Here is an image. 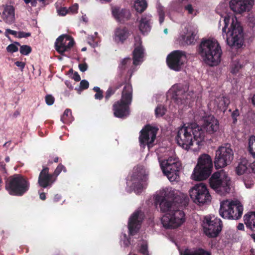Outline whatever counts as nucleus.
Here are the masks:
<instances>
[{"label": "nucleus", "mask_w": 255, "mask_h": 255, "mask_svg": "<svg viewBox=\"0 0 255 255\" xmlns=\"http://www.w3.org/2000/svg\"><path fill=\"white\" fill-rule=\"evenodd\" d=\"M204 132L196 123L184 125L179 128L175 140L178 145L185 149H188L195 142L196 144L204 140Z\"/></svg>", "instance_id": "1"}, {"label": "nucleus", "mask_w": 255, "mask_h": 255, "mask_svg": "<svg viewBox=\"0 0 255 255\" xmlns=\"http://www.w3.org/2000/svg\"><path fill=\"white\" fill-rule=\"evenodd\" d=\"M197 52L203 61L210 66L217 65L221 62L222 50L216 40L203 39L197 48Z\"/></svg>", "instance_id": "2"}, {"label": "nucleus", "mask_w": 255, "mask_h": 255, "mask_svg": "<svg viewBox=\"0 0 255 255\" xmlns=\"http://www.w3.org/2000/svg\"><path fill=\"white\" fill-rule=\"evenodd\" d=\"M227 21L228 19H224L225 25L223 28V36L224 37L226 36V41L227 44L232 49H238L241 48L244 42V34L243 29L240 23L237 20L233 21L231 25V28L228 32L229 36L227 33V27L228 26Z\"/></svg>", "instance_id": "3"}, {"label": "nucleus", "mask_w": 255, "mask_h": 255, "mask_svg": "<svg viewBox=\"0 0 255 255\" xmlns=\"http://www.w3.org/2000/svg\"><path fill=\"white\" fill-rule=\"evenodd\" d=\"M166 197L171 199V201L167 200L165 197L159 194L154 196V204L156 206L159 205L162 212L168 213L175 206H185L187 203L185 197L175 194L174 191H169L166 194Z\"/></svg>", "instance_id": "4"}, {"label": "nucleus", "mask_w": 255, "mask_h": 255, "mask_svg": "<svg viewBox=\"0 0 255 255\" xmlns=\"http://www.w3.org/2000/svg\"><path fill=\"white\" fill-rule=\"evenodd\" d=\"M30 183L23 176L15 174L5 181V187L8 193L13 196H21L29 189Z\"/></svg>", "instance_id": "5"}, {"label": "nucleus", "mask_w": 255, "mask_h": 255, "mask_svg": "<svg viewBox=\"0 0 255 255\" xmlns=\"http://www.w3.org/2000/svg\"><path fill=\"white\" fill-rule=\"evenodd\" d=\"M212 189L220 195H225L230 191L231 179L223 169L213 173L209 179Z\"/></svg>", "instance_id": "6"}, {"label": "nucleus", "mask_w": 255, "mask_h": 255, "mask_svg": "<svg viewBox=\"0 0 255 255\" xmlns=\"http://www.w3.org/2000/svg\"><path fill=\"white\" fill-rule=\"evenodd\" d=\"M213 162L211 156L207 154L201 155L192 174V179L195 181H202L208 178L211 174Z\"/></svg>", "instance_id": "7"}, {"label": "nucleus", "mask_w": 255, "mask_h": 255, "mask_svg": "<svg viewBox=\"0 0 255 255\" xmlns=\"http://www.w3.org/2000/svg\"><path fill=\"white\" fill-rule=\"evenodd\" d=\"M234 153L230 143H225L215 151L214 165L216 169H221L230 165L234 159Z\"/></svg>", "instance_id": "8"}, {"label": "nucleus", "mask_w": 255, "mask_h": 255, "mask_svg": "<svg viewBox=\"0 0 255 255\" xmlns=\"http://www.w3.org/2000/svg\"><path fill=\"white\" fill-rule=\"evenodd\" d=\"M184 212L175 206L161 218V223L165 229H174L180 226L185 221Z\"/></svg>", "instance_id": "9"}, {"label": "nucleus", "mask_w": 255, "mask_h": 255, "mask_svg": "<svg viewBox=\"0 0 255 255\" xmlns=\"http://www.w3.org/2000/svg\"><path fill=\"white\" fill-rule=\"evenodd\" d=\"M202 227L204 234L209 238H214L219 235L223 224L220 219L206 216L204 218Z\"/></svg>", "instance_id": "10"}, {"label": "nucleus", "mask_w": 255, "mask_h": 255, "mask_svg": "<svg viewBox=\"0 0 255 255\" xmlns=\"http://www.w3.org/2000/svg\"><path fill=\"white\" fill-rule=\"evenodd\" d=\"M189 194L193 202L198 205H204L211 201V196L206 185L197 184L189 191Z\"/></svg>", "instance_id": "11"}, {"label": "nucleus", "mask_w": 255, "mask_h": 255, "mask_svg": "<svg viewBox=\"0 0 255 255\" xmlns=\"http://www.w3.org/2000/svg\"><path fill=\"white\" fill-rule=\"evenodd\" d=\"M187 60L186 52L181 50H174L168 55L166 63L170 69L180 71L181 67Z\"/></svg>", "instance_id": "12"}, {"label": "nucleus", "mask_w": 255, "mask_h": 255, "mask_svg": "<svg viewBox=\"0 0 255 255\" xmlns=\"http://www.w3.org/2000/svg\"><path fill=\"white\" fill-rule=\"evenodd\" d=\"M147 174L143 167L137 166L132 176L134 192L138 194L141 193L143 188L147 186Z\"/></svg>", "instance_id": "13"}, {"label": "nucleus", "mask_w": 255, "mask_h": 255, "mask_svg": "<svg viewBox=\"0 0 255 255\" xmlns=\"http://www.w3.org/2000/svg\"><path fill=\"white\" fill-rule=\"evenodd\" d=\"M219 122L213 115L203 116L199 126L204 132V139L206 134L213 135L219 130Z\"/></svg>", "instance_id": "14"}, {"label": "nucleus", "mask_w": 255, "mask_h": 255, "mask_svg": "<svg viewBox=\"0 0 255 255\" xmlns=\"http://www.w3.org/2000/svg\"><path fill=\"white\" fill-rule=\"evenodd\" d=\"M158 129L149 125L145 126L140 131L139 141L141 144L147 145L149 148L152 147L156 139Z\"/></svg>", "instance_id": "15"}, {"label": "nucleus", "mask_w": 255, "mask_h": 255, "mask_svg": "<svg viewBox=\"0 0 255 255\" xmlns=\"http://www.w3.org/2000/svg\"><path fill=\"white\" fill-rule=\"evenodd\" d=\"M254 4V0H231L230 7L235 13L242 14L250 11Z\"/></svg>", "instance_id": "16"}, {"label": "nucleus", "mask_w": 255, "mask_h": 255, "mask_svg": "<svg viewBox=\"0 0 255 255\" xmlns=\"http://www.w3.org/2000/svg\"><path fill=\"white\" fill-rule=\"evenodd\" d=\"M143 218V214L140 210L135 211L130 216L128 222V229L130 236H134L138 232Z\"/></svg>", "instance_id": "17"}, {"label": "nucleus", "mask_w": 255, "mask_h": 255, "mask_svg": "<svg viewBox=\"0 0 255 255\" xmlns=\"http://www.w3.org/2000/svg\"><path fill=\"white\" fill-rule=\"evenodd\" d=\"M74 44V40L70 36L62 35L56 39L55 49L59 54L63 55L65 52L69 51L73 47Z\"/></svg>", "instance_id": "18"}, {"label": "nucleus", "mask_w": 255, "mask_h": 255, "mask_svg": "<svg viewBox=\"0 0 255 255\" xmlns=\"http://www.w3.org/2000/svg\"><path fill=\"white\" fill-rule=\"evenodd\" d=\"M49 168L46 166H43V169L40 171L38 183L40 187L45 188L51 187L53 183L56 181L55 177L52 173H49Z\"/></svg>", "instance_id": "19"}, {"label": "nucleus", "mask_w": 255, "mask_h": 255, "mask_svg": "<svg viewBox=\"0 0 255 255\" xmlns=\"http://www.w3.org/2000/svg\"><path fill=\"white\" fill-rule=\"evenodd\" d=\"M129 105L121 101H118L113 105L114 115L119 118H126L129 115Z\"/></svg>", "instance_id": "20"}, {"label": "nucleus", "mask_w": 255, "mask_h": 255, "mask_svg": "<svg viewBox=\"0 0 255 255\" xmlns=\"http://www.w3.org/2000/svg\"><path fill=\"white\" fill-rule=\"evenodd\" d=\"M130 35V31L126 26H119L117 27L113 35L114 41L117 43L123 44Z\"/></svg>", "instance_id": "21"}, {"label": "nucleus", "mask_w": 255, "mask_h": 255, "mask_svg": "<svg viewBox=\"0 0 255 255\" xmlns=\"http://www.w3.org/2000/svg\"><path fill=\"white\" fill-rule=\"evenodd\" d=\"M180 163L167 165H162L161 168L163 172L167 176L170 181L175 180L177 177V172L180 170Z\"/></svg>", "instance_id": "22"}, {"label": "nucleus", "mask_w": 255, "mask_h": 255, "mask_svg": "<svg viewBox=\"0 0 255 255\" xmlns=\"http://www.w3.org/2000/svg\"><path fill=\"white\" fill-rule=\"evenodd\" d=\"M236 203L234 200H224L220 203L219 209L220 215L224 219L231 220L233 216L232 215V210H233V204Z\"/></svg>", "instance_id": "23"}, {"label": "nucleus", "mask_w": 255, "mask_h": 255, "mask_svg": "<svg viewBox=\"0 0 255 255\" xmlns=\"http://www.w3.org/2000/svg\"><path fill=\"white\" fill-rule=\"evenodd\" d=\"M112 14L116 20L121 23H124L130 17V13L128 10L121 9L118 7L112 8Z\"/></svg>", "instance_id": "24"}, {"label": "nucleus", "mask_w": 255, "mask_h": 255, "mask_svg": "<svg viewBox=\"0 0 255 255\" xmlns=\"http://www.w3.org/2000/svg\"><path fill=\"white\" fill-rule=\"evenodd\" d=\"M170 90L172 92V98L177 104H183L186 95L185 92L183 88L178 85H174Z\"/></svg>", "instance_id": "25"}, {"label": "nucleus", "mask_w": 255, "mask_h": 255, "mask_svg": "<svg viewBox=\"0 0 255 255\" xmlns=\"http://www.w3.org/2000/svg\"><path fill=\"white\" fill-rule=\"evenodd\" d=\"M132 99V88L130 83H126L122 93L121 99L120 100L130 105Z\"/></svg>", "instance_id": "26"}, {"label": "nucleus", "mask_w": 255, "mask_h": 255, "mask_svg": "<svg viewBox=\"0 0 255 255\" xmlns=\"http://www.w3.org/2000/svg\"><path fill=\"white\" fill-rule=\"evenodd\" d=\"M2 16L5 23L12 24L15 20L14 7L12 5L6 6L2 12Z\"/></svg>", "instance_id": "27"}, {"label": "nucleus", "mask_w": 255, "mask_h": 255, "mask_svg": "<svg viewBox=\"0 0 255 255\" xmlns=\"http://www.w3.org/2000/svg\"><path fill=\"white\" fill-rule=\"evenodd\" d=\"M151 17L148 15H143L139 21V29L141 32L144 34L147 33L151 29Z\"/></svg>", "instance_id": "28"}, {"label": "nucleus", "mask_w": 255, "mask_h": 255, "mask_svg": "<svg viewBox=\"0 0 255 255\" xmlns=\"http://www.w3.org/2000/svg\"><path fill=\"white\" fill-rule=\"evenodd\" d=\"M133 64L137 66L142 61L141 60L144 56V49L141 44L134 49L133 52Z\"/></svg>", "instance_id": "29"}, {"label": "nucleus", "mask_w": 255, "mask_h": 255, "mask_svg": "<svg viewBox=\"0 0 255 255\" xmlns=\"http://www.w3.org/2000/svg\"><path fill=\"white\" fill-rule=\"evenodd\" d=\"M236 203H233L232 208L233 210H232V215L233 217L231 218V220H238L240 219L243 215L244 210L243 206L238 200L234 201Z\"/></svg>", "instance_id": "30"}, {"label": "nucleus", "mask_w": 255, "mask_h": 255, "mask_svg": "<svg viewBox=\"0 0 255 255\" xmlns=\"http://www.w3.org/2000/svg\"><path fill=\"white\" fill-rule=\"evenodd\" d=\"M245 224L247 228L255 231V212H249L244 216Z\"/></svg>", "instance_id": "31"}, {"label": "nucleus", "mask_w": 255, "mask_h": 255, "mask_svg": "<svg viewBox=\"0 0 255 255\" xmlns=\"http://www.w3.org/2000/svg\"><path fill=\"white\" fill-rule=\"evenodd\" d=\"M134 6L137 12L142 13L146 9L147 3L146 0H136Z\"/></svg>", "instance_id": "32"}, {"label": "nucleus", "mask_w": 255, "mask_h": 255, "mask_svg": "<svg viewBox=\"0 0 255 255\" xmlns=\"http://www.w3.org/2000/svg\"><path fill=\"white\" fill-rule=\"evenodd\" d=\"M123 85V83H119L115 86H110L106 91L105 94V99L106 101H108L110 98L113 96L116 91L120 88Z\"/></svg>", "instance_id": "33"}, {"label": "nucleus", "mask_w": 255, "mask_h": 255, "mask_svg": "<svg viewBox=\"0 0 255 255\" xmlns=\"http://www.w3.org/2000/svg\"><path fill=\"white\" fill-rule=\"evenodd\" d=\"M131 60L130 58L127 57L122 59L118 66L119 70L121 73H124L126 70L128 69L131 65Z\"/></svg>", "instance_id": "34"}, {"label": "nucleus", "mask_w": 255, "mask_h": 255, "mask_svg": "<svg viewBox=\"0 0 255 255\" xmlns=\"http://www.w3.org/2000/svg\"><path fill=\"white\" fill-rule=\"evenodd\" d=\"M248 169V161L246 159L242 160L236 167V173L238 175L243 174Z\"/></svg>", "instance_id": "35"}, {"label": "nucleus", "mask_w": 255, "mask_h": 255, "mask_svg": "<svg viewBox=\"0 0 255 255\" xmlns=\"http://www.w3.org/2000/svg\"><path fill=\"white\" fill-rule=\"evenodd\" d=\"M61 121L66 124L71 123L73 120V118L72 116V112L70 109H67L65 110L63 114L61 117Z\"/></svg>", "instance_id": "36"}, {"label": "nucleus", "mask_w": 255, "mask_h": 255, "mask_svg": "<svg viewBox=\"0 0 255 255\" xmlns=\"http://www.w3.org/2000/svg\"><path fill=\"white\" fill-rule=\"evenodd\" d=\"M248 151L253 157L255 159V136H252L249 139Z\"/></svg>", "instance_id": "37"}, {"label": "nucleus", "mask_w": 255, "mask_h": 255, "mask_svg": "<svg viewBox=\"0 0 255 255\" xmlns=\"http://www.w3.org/2000/svg\"><path fill=\"white\" fill-rule=\"evenodd\" d=\"M184 255H211V254L202 248H198L193 251H186Z\"/></svg>", "instance_id": "38"}, {"label": "nucleus", "mask_w": 255, "mask_h": 255, "mask_svg": "<svg viewBox=\"0 0 255 255\" xmlns=\"http://www.w3.org/2000/svg\"><path fill=\"white\" fill-rule=\"evenodd\" d=\"M180 163L178 158L174 157H169L167 159L162 161L160 162V166Z\"/></svg>", "instance_id": "39"}, {"label": "nucleus", "mask_w": 255, "mask_h": 255, "mask_svg": "<svg viewBox=\"0 0 255 255\" xmlns=\"http://www.w3.org/2000/svg\"><path fill=\"white\" fill-rule=\"evenodd\" d=\"M166 111V108L162 105H159L155 110V114L156 117H162Z\"/></svg>", "instance_id": "40"}, {"label": "nucleus", "mask_w": 255, "mask_h": 255, "mask_svg": "<svg viewBox=\"0 0 255 255\" xmlns=\"http://www.w3.org/2000/svg\"><path fill=\"white\" fill-rule=\"evenodd\" d=\"M19 48L20 53L23 55H28L32 51L31 47L27 45H20Z\"/></svg>", "instance_id": "41"}, {"label": "nucleus", "mask_w": 255, "mask_h": 255, "mask_svg": "<svg viewBox=\"0 0 255 255\" xmlns=\"http://www.w3.org/2000/svg\"><path fill=\"white\" fill-rule=\"evenodd\" d=\"M18 46H20V44L18 42H14L13 43L8 45L6 47V50L10 53H14L17 52L18 50Z\"/></svg>", "instance_id": "42"}, {"label": "nucleus", "mask_w": 255, "mask_h": 255, "mask_svg": "<svg viewBox=\"0 0 255 255\" xmlns=\"http://www.w3.org/2000/svg\"><path fill=\"white\" fill-rule=\"evenodd\" d=\"M62 171L65 172H66V169L63 165L60 163L57 166L54 172L52 173L56 180L58 176L60 174Z\"/></svg>", "instance_id": "43"}, {"label": "nucleus", "mask_w": 255, "mask_h": 255, "mask_svg": "<svg viewBox=\"0 0 255 255\" xmlns=\"http://www.w3.org/2000/svg\"><path fill=\"white\" fill-rule=\"evenodd\" d=\"M89 82L86 80H82L80 82L79 88L78 89L75 88V90H76L77 91H78L79 90H86L89 88Z\"/></svg>", "instance_id": "44"}, {"label": "nucleus", "mask_w": 255, "mask_h": 255, "mask_svg": "<svg viewBox=\"0 0 255 255\" xmlns=\"http://www.w3.org/2000/svg\"><path fill=\"white\" fill-rule=\"evenodd\" d=\"M196 33L192 31L190 34L187 36L186 43L188 44H191L194 43Z\"/></svg>", "instance_id": "45"}, {"label": "nucleus", "mask_w": 255, "mask_h": 255, "mask_svg": "<svg viewBox=\"0 0 255 255\" xmlns=\"http://www.w3.org/2000/svg\"><path fill=\"white\" fill-rule=\"evenodd\" d=\"M139 253L143 255H149L148 251V246L146 244H142L139 249Z\"/></svg>", "instance_id": "46"}, {"label": "nucleus", "mask_w": 255, "mask_h": 255, "mask_svg": "<svg viewBox=\"0 0 255 255\" xmlns=\"http://www.w3.org/2000/svg\"><path fill=\"white\" fill-rule=\"evenodd\" d=\"M45 102L47 105L51 106L53 105L55 101V98L51 95H47L45 97Z\"/></svg>", "instance_id": "47"}, {"label": "nucleus", "mask_w": 255, "mask_h": 255, "mask_svg": "<svg viewBox=\"0 0 255 255\" xmlns=\"http://www.w3.org/2000/svg\"><path fill=\"white\" fill-rule=\"evenodd\" d=\"M9 34H12V35H14L15 37H17L18 32L13 30H11L10 29L7 28L6 29V30L5 31L4 35L6 37L9 38V37L8 36Z\"/></svg>", "instance_id": "48"}, {"label": "nucleus", "mask_w": 255, "mask_h": 255, "mask_svg": "<svg viewBox=\"0 0 255 255\" xmlns=\"http://www.w3.org/2000/svg\"><path fill=\"white\" fill-rule=\"evenodd\" d=\"M78 9V4L77 3H75L72 6H70L68 10V13L71 12L72 13H77Z\"/></svg>", "instance_id": "49"}, {"label": "nucleus", "mask_w": 255, "mask_h": 255, "mask_svg": "<svg viewBox=\"0 0 255 255\" xmlns=\"http://www.w3.org/2000/svg\"><path fill=\"white\" fill-rule=\"evenodd\" d=\"M158 12L159 15V21L160 24H161L164 20L165 13L162 9L158 10Z\"/></svg>", "instance_id": "50"}, {"label": "nucleus", "mask_w": 255, "mask_h": 255, "mask_svg": "<svg viewBox=\"0 0 255 255\" xmlns=\"http://www.w3.org/2000/svg\"><path fill=\"white\" fill-rule=\"evenodd\" d=\"M239 110L236 109L235 110H234L233 113H232V117L233 119V123L236 124L237 122V117L239 116Z\"/></svg>", "instance_id": "51"}, {"label": "nucleus", "mask_w": 255, "mask_h": 255, "mask_svg": "<svg viewBox=\"0 0 255 255\" xmlns=\"http://www.w3.org/2000/svg\"><path fill=\"white\" fill-rule=\"evenodd\" d=\"M14 64L19 68V70L22 72L25 66V63L21 61H16Z\"/></svg>", "instance_id": "52"}, {"label": "nucleus", "mask_w": 255, "mask_h": 255, "mask_svg": "<svg viewBox=\"0 0 255 255\" xmlns=\"http://www.w3.org/2000/svg\"><path fill=\"white\" fill-rule=\"evenodd\" d=\"M58 14L62 16H64L68 13V10L65 7H62L58 9Z\"/></svg>", "instance_id": "53"}, {"label": "nucleus", "mask_w": 255, "mask_h": 255, "mask_svg": "<svg viewBox=\"0 0 255 255\" xmlns=\"http://www.w3.org/2000/svg\"><path fill=\"white\" fill-rule=\"evenodd\" d=\"M30 36H31V33H30V32H25L24 31L18 32L17 37L19 38H21L23 37H28Z\"/></svg>", "instance_id": "54"}, {"label": "nucleus", "mask_w": 255, "mask_h": 255, "mask_svg": "<svg viewBox=\"0 0 255 255\" xmlns=\"http://www.w3.org/2000/svg\"><path fill=\"white\" fill-rule=\"evenodd\" d=\"M26 4L30 3L31 5L33 7H35L37 5V0H23Z\"/></svg>", "instance_id": "55"}, {"label": "nucleus", "mask_w": 255, "mask_h": 255, "mask_svg": "<svg viewBox=\"0 0 255 255\" xmlns=\"http://www.w3.org/2000/svg\"><path fill=\"white\" fill-rule=\"evenodd\" d=\"M94 97H95V98L97 100H102L104 97L103 91L100 92L99 93H96L95 94Z\"/></svg>", "instance_id": "56"}, {"label": "nucleus", "mask_w": 255, "mask_h": 255, "mask_svg": "<svg viewBox=\"0 0 255 255\" xmlns=\"http://www.w3.org/2000/svg\"><path fill=\"white\" fill-rule=\"evenodd\" d=\"M79 68L81 71L85 72V71L87 70V69L88 68V66H87V64H86V63L80 64L79 65Z\"/></svg>", "instance_id": "57"}, {"label": "nucleus", "mask_w": 255, "mask_h": 255, "mask_svg": "<svg viewBox=\"0 0 255 255\" xmlns=\"http://www.w3.org/2000/svg\"><path fill=\"white\" fill-rule=\"evenodd\" d=\"M185 9L188 10L189 13L192 14L193 12V8L192 5L190 4L187 5L185 6Z\"/></svg>", "instance_id": "58"}, {"label": "nucleus", "mask_w": 255, "mask_h": 255, "mask_svg": "<svg viewBox=\"0 0 255 255\" xmlns=\"http://www.w3.org/2000/svg\"><path fill=\"white\" fill-rule=\"evenodd\" d=\"M73 79L75 81L78 82V81H80L81 77H80V75H79V74L77 72H75L73 75Z\"/></svg>", "instance_id": "59"}, {"label": "nucleus", "mask_w": 255, "mask_h": 255, "mask_svg": "<svg viewBox=\"0 0 255 255\" xmlns=\"http://www.w3.org/2000/svg\"><path fill=\"white\" fill-rule=\"evenodd\" d=\"M249 169L255 174V161L249 165Z\"/></svg>", "instance_id": "60"}, {"label": "nucleus", "mask_w": 255, "mask_h": 255, "mask_svg": "<svg viewBox=\"0 0 255 255\" xmlns=\"http://www.w3.org/2000/svg\"><path fill=\"white\" fill-rule=\"evenodd\" d=\"M239 70V68L236 65H235L234 67L232 68L231 70V73L233 74H236Z\"/></svg>", "instance_id": "61"}, {"label": "nucleus", "mask_w": 255, "mask_h": 255, "mask_svg": "<svg viewBox=\"0 0 255 255\" xmlns=\"http://www.w3.org/2000/svg\"><path fill=\"white\" fill-rule=\"evenodd\" d=\"M221 104L222 105H224V107H223V109L225 110L227 109V107L228 106V103H227L225 100L224 99H222L220 101Z\"/></svg>", "instance_id": "62"}, {"label": "nucleus", "mask_w": 255, "mask_h": 255, "mask_svg": "<svg viewBox=\"0 0 255 255\" xmlns=\"http://www.w3.org/2000/svg\"><path fill=\"white\" fill-rule=\"evenodd\" d=\"M61 199V196L60 195H59V194H56V195H55V196L54 197L53 201L54 202H57L59 201H60V200Z\"/></svg>", "instance_id": "63"}, {"label": "nucleus", "mask_w": 255, "mask_h": 255, "mask_svg": "<svg viewBox=\"0 0 255 255\" xmlns=\"http://www.w3.org/2000/svg\"><path fill=\"white\" fill-rule=\"evenodd\" d=\"M39 198L42 200H45L46 199L45 193L44 192L40 193Z\"/></svg>", "instance_id": "64"}]
</instances>
